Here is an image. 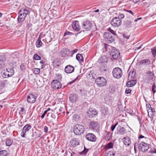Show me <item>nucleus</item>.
<instances>
[{"label": "nucleus", "instance_id": "nucleus-5", "mask_svg": "<svg viewBox=\"0 0 156 156\" xmlns=\"http://www.w3.org/2000/svg\"><path fill=\"white\" fill-rule=\"evenodd\" d=\"M104 37L105 41L108 43H111L114 42L115 40L114 36L109 32H105L104 34Z\"/></svg>", "mask_w": 156, "mask_h": 156}, {"label": "nucleus", "instance_id": "nucleus-15", "mask_svg": "<svg viewBox=\"0 0 156 156\" xmlns=\"http://www.w3.org/2000/svg\"><path fill=\"white\" fill-rule=\"evenodd\" d=\"M70 51L66 48L63 49L60 52V54L62 57H67L69 54Z\"/></svg>", "mask_w": 156, "mask_h": 156}, {"label": "nucleus", "instance_id": "nucleus-44", "mask_svg": "<svg viewBox=\"0 0 156 156\" xmlns=\"http://www.w3.org/2000/svg\"><path fill=\"white\" fill-rule=\"evenodd\" d=\"M151 52L152 53V55L154 57H155L156 54V48L155 47H154L153 48L151 49Z\"/></svg>", "mask_w": 156, "mask_h": 156}, {"label": "nucleus", "instance_id": "nucleus-4", "mask_svg": "<svg viewBox=\"0 0 156 156\" xmlns=\"http://www.w3.org/2000/svg\"><path fill=\"white\" fill-rule=\"evenodd\" d=\"M112 74L114 78L119 79L121 78L122 76V70L119 68H115L112 71Z\"/></svg>", "mask_w": 156, "mask_h": 156}, {"label": "nucleus", "instance_id": "nucleus-50", "mask_svg": "<svg viewBox=\"0 0 156 156\" xmlns=\"http://www.w3.org/2000/svg\"><path fill=\"white\" fill-rule=\"evenodd\" d=\"M139 138H144L145 140H146V142L150 140V139L149 138H147L146 137H145L144 136H143L142 135H140L139 137Z\"/></svg>", "mask_w": 156, "mask_h": 156}, {"label": "nucleus", "instance_id": "nucleus-47", "mask_svg": "<svg viewBox=\"0 0 156 156\" xmlns=\"http://www.w3.org/2000/svg\"><path fill=\"white\" fill-rule=\"evenodd\" d=\"M113 144L112 142L109 143L106 145V147L108 148H111L113 147Z\"/></svg>", "mask_w": 156, "mask_h": 156}, {"label": "nucleus", "instance_id": "nucleus-63", "mask_svg": "<svg viewBox=\"0 0 156 156\" xmlns=\"http://www.w3.org/2000/svg\"><path fill=\"white\" fill-rule=\"evenodd\" d=\"M88 151V150L84 147V150L83 151L82 153L83 154H86Z\"/></svg>", "mask_w": 156, "mask_h": 156}, {"label": "nucleus", "instance_id": "nucleus-6", "mask_svg": "<svg viewBox=\"0 0 156 156\" xmlns=\"http://www.w3.org/2000/svg\"><path fill=\"white\" fill-rule=\"evenodd\" d=\"M120 54V53L118 50L113 48L112 49L110 54L111 57V59L113 60L116 59L119 57Z\"/></svg>", "mask_w": 156, "mask_h": 156}, {"label": "nucleus", "instance_id": "nucleus-22", "mask_svg": "<svg viewBox=\"0 0 156 156\" xmlns=\"http://www.w3.org/2000/svg\"><path fill=\"white\" fill-rule=\"evenodd\" d=\"M136 83V80H131L127 82L126 84V85L128 87H132L135 85Z\"/></svg>", "mask_w": 156, "mask_h": 156}, {"label": "nucleus", "instance_id": "nucleus-42", "mask_svg": "<svg viewBox=\"0 0 156 156\" xmlns=\"http://www.w3.org/2000/svg\"><path fill=\"white\" fill-rule=\"evenodd\" d=\"M12 141L10 139H8L6 141V144L7 146H10L12 144Z\"/></svg>", "mask_w": 156, "mask_h": 156}, {"label": "nucleus", "instance_id": "nucleus-23", "mask_svg": "<svg viewBox=\"0 0 156 156\" xmlns=\"http://www.w3.org/2000/svg\"><path fill=\"white\" fill-rule=\"evenodd\" d=\"M147 79L149 81L152 80L154 77V74L153 71L151 72L150 71H148L147 72Z\"/></svg>", "mask_w": 156, "mask_h": 156}, {"label": "nucleus", "instance_id": "nucleus-24", "mask_svg": "<svg viewBox=\"0 0 156 156\" xmlns=\"http://www.w3.org/2000/svg\"><path fill=\"white\" fill-rule=\"evenodd\" d=\"M108 62V60L106 57L105 56H103L101 57L98 61V62L99 63H106Z\"/></svg>", "mask_w": 156, "mask_h": 156}, {"label": "nucleus", "instance_id": "nucleus-56", "mask_svg": "<svg viewBox=\"0 0 156 156\" xmlns=\"http://www.w3.org/2000/svg\"><path fill=\"white\" fill-rule=\"evenodd\" d=\"M156 88V86L155 85V84H153L152 86L151 89L152 91L154 93L156 92V91L155 90V89Z\"/></svg>", "mask_w": 156, "mask_h": 156}, {"label": "nucleus", "instance_id": "nucleus-26", "mask_svg": "<svg viewBox=\"0 0 156 156\" xmlns=\"http://www.w3.org/2000/svg\"><path fill=\"white\" fill-rule=\"evenodd\" d=\"M101 111L102 114L104 115H106L108 112V108L104 105L103 106L101 107Z\"/></svg>", "mask_w": 156, "mask_h": 156}, {"label": "nucleus", "instance_id": "nucleus-9", "mask_svg": "<svg viewBox=\"0 0 156 156\" xmlns=\"http://www.w3.org/2000/svg\"><path fill=\"white\" fill-rule=\"evenodd\" d=\"M92 26V23L88 20L83 21L82 24V27L85 29L86 31L90 30Z\"/></svg>", "mask_w": 156, "mask_h": 156}, {"label": "nucleus", "instance_id": "nucleus-20", "mask_svg": "<svg viewBox=\"0 0 156 156\" xmlns=\"http://www.w3.org/2000/svg\"><path fill=\"white\" fill-rule=\"evenodd\" d=\"M78 97L74 94H71L69 97L70 101L72 103L76 102L78 99Z\"/></svg>", "mask_w": 156, "mask_h": 156}, {"label": "nucleus", "instance_id": "nucleus-43", "mask_svg": "<svg viewBox=\"0 0 156 156\" xmlns=\"http://www.w3.org/2000/svg\"><path fill=\"white\" fill-rule=\"evenodd\" d=\"M115 152L113 151H110L106 153V156H115Z\"/></svg>", "mask_w": 156, "mask_h": 156}, {"label": "nucleus", "instance_id": "nucleus-31", "mask_svg": "<svg viewBox=\"0 0 156 156\" xmlns=\"http://www.w3.org/2000/svg\"><path fill=\"white\" fill-rule=\"evenodd\" d=\"M2 76L5 78H6L9 77V74L8 73V72L6 71V70H4L2 72Z\"/></svg>", "mask_w": 156, "mask_h": 156}, {"label": "nucleus", "instance_id": "nucleus-1", "mask_svg": "<svg viewBox=\"0 0 156 156\" xmlns=\"http://www.w3.org/2000/svg\"><path fill=\"white\" fill-rule=\"evenodd\" d=\"M85 129L83 126L80 124H76L73 127V132L77 135H80L84 131Z\"/></svg>", "mask_w": 156, "mask_h": 156}, {"label": "nucleus", "instance_id": "nucleus-29", "mask_svg": "<svg viewBox=\"0 0 156 156\" xmlns=\"http://www.w3.org/2000/svg\"><path fill=\"white\" fill-rule=\"evenodd\" d=\"M25 18L26 17L24 16H22V14L19 15L17 18L18 23H22L25 20Z\"/></svg>", "mask_w": 156, "mask_h": 156}, {"label": "nucleus", "instance_id": "nucleus-57", "mask_svg": "<svg viewBox=\"0 0 156 156\" xmlns=\"http://www.w3.org/2000/svg\"><path fill=\"white\" fill-rule=\"evenodd\" d=\"M118 125V122H116L114 125H112L111 126V129L112 131H113L116 126Z\"/></svg>", "mask_w": 156, "mask_h": 156}, {"label": "nucleus", "instance_id": "nucleus-13", "mask_svg": "<svg viewBox=\"0 0 156 156\" xmlns=\"http://www.w3.org/2000/svg\"><path fill=\"white\" fill-rule=\"evenodd\" d=\"M85 138L87 140L91 141H95L96 140L95 136L91 133L87 134L85 136Z\"/></svg>", "mask_w": 156, "mask_h": 156}, {"label": "nucleus", "instance_id": "nucleus-28", "mask_svg": "<svg viewBox=\"0 0 156 156\" xmlns=\"http://www.w3.org/2000/svg\"><path fill=\"white\" fill-rule=\"evenodd\" d=\"M13 68V67H12V68L6 69V71L8 72V73L9 74L10 77L12 76L14 73V71Z\"/></svg>", "mask_w": 156, "mask_h": 156}, {"label": "nucleus", "instance_id": "nucleus-2", "mask_svg": "<svg viewBox=\"0 0 156 156\" xmlns=\"http://www.w3.org/2000/svg\"><path fill=\"white\" fill-rule=\"evenodd\" d=\"M150 147V145L147 142L142 141L139 144L138 148L140 151L145 152L148 150Z\"/></svg>", "mask_w": 156, "mask_h": 156}, {"label": "nucleus", "instance_id": "nucleus-32", "mask_svg": "<svg viewBox=\"0 0 156 156\" xmlns=\"http://www.w3.org/2000/svg\"><path fill=\"white\" fill-rule=\"evenodd\" d=\"M76 59L79 61L83 62V59L82 55L79 53L77 54L76 56Z\"/></svg>", "mask_w": 156, "mask_h": 156}, {"label": "nucleus", "instance_id": "nucleus-17", "mask_svg": "<svg viewBox=\"0 0 156 156\" xmlns=\"http://www.w3.org/2000/svg\"><path fill=\"white\" fill-rule=\"evenodd\" d=\"M74 67L69 65L66 66L65 68V72L67 73H71L74 71Z\"/></svg>", "mask_w": 156, "mask_h": 156}, {"label": "nucleus", "instance_id": "nucleus-14", "mask_svg": "<svg viewBox=\"0 0 156 156\" xmlns=\"http://www.w3.org/2000/svg\"><path fill=\"white\" fill-rule=\"evenodd\" d=\"M79 144V141L77 139H72L70 141L69 145L71 147H76Z\"/></svg>", "mask_w": 156, "mask_h": 156}, {"label": "nucleus", "instance_id": "nucleus-39", "mask_svg": "<svg viewBox=\"0 0 156 156\" xmlns=\"http://www.w3.org/2000/svg\"><path fill=\"white\" fill-rule=\"evenodd\" d=\"M26 22H27L26 27L28 28H31L32 27V22L30 19L27 20Z\"/></svg>", "mask_w": 156, "mask_h": 156}, {"label": "nucleus", "instance_id": "nucleus-27", "mask_svg": "<svg viewBox=\"0 0 156 156\" xmlns=\"http://www.w3.org/2000/svg\"><path fill=\"white\" fill-rule=\"evenodd\" d=\"M132 23L131 21L128 20H126L123 23V25L127 28H129L132 26Z\"/></svg>", "mask_w": 156, "mask_h": 156}, {"label": "nucleus", "instance_id": "nucleus-54", "mask_svg": "<svg viewBox=\"0 0 156 156\" xmlns=\"http://www.w3.org/2000/svg\"><path fill=\"white\" fill-rule=\"evenodd\" d=\"M18 13L19 15H21V14H22V16H24L25 15L23 11V10H22V9L21 8L20 11H19Z\"/></svg>", "mask_w": 156, "mask_h": 156}, {"label": "nucleus", "instance_id": "nucleus-61", "mask_svg": "<svg viewBox=\"0 0 156 156\" xmlns=\"http://www.w3.org/2000/svg\"><path fill=\"white\" fill-rule=\"evenodd\" d=\"M54 116V114H53L51 112H48L47 115V116L48 117H53Z\"/></svg>", "mask_w": 156, "mask_h": 156}, {"label": "nucleus", "instance_id": "nucleus-62", "mask_svg": "<svg viewBox=\"0 0 156 156\" xmlns=\"http://www.w3.org/2000/svg\"><path fill=\"white\" fill-rule=\"evenodd\" d=\"M72 34H73V33L69 32V31H66L64 34V35H71Z\"/></svg>", "mask_w": 156, "mask_h": 156}, {"label": "nucleus", "instance_id": "nucleus-3", "mask_svg": "<svg viewBox=\"0 0 156 156\" xmlns=\"http://www.w3.org/2000/svg\"><path fill=\"white\" fill-rule=\"evenodd\" d=\"M95 83L98 87H102L106 85L107 82L104 77H99L96 79Z\"/></svg>", "mask_w": 156, "mask_h": 156}, {"label": "nucleus", "instance_id": "nucleus-8", "mask_svg": "<svg viewBox=\"0 0 156 156\" xmlns=\"http://www.w3.org/2000/svg\"><path fill=\"white\" fill-rule=\"evenodd\" d=\"M89 128L92 130L98 132L99 130L98 124L96 122H90L89 125Z\"/></svg>", "mask_w": 156, "mask_h": 156}, {"label": "nucleus", "instance_id": "nucleus-21", "mask_svg": "<svg viewBox=\"0 0 156 156\" xmlns=\"http://www.w3.org/2000/svg\"><path fill=\"white\" fill-rule=\"evenodd\" d=\"M98 113V112L96 111L93 110L92 111H89L87 112V116L89 117H90V116H91L92 117H93V116H97Z\"/></svg>", "mask_w": 156, "mask_h": 156}, {"label": "nucleus", "instance_id": "nucleus-33", "mask_svg": "<svg viewBox=\"0 0 156 156\" xmlns=\"http://www.w3.org/2000/svg\"><path fill=\"white\" fill-rule=\"evenodd\" d=\"M42 42L41 40V35L38 37L36 43V45L37 47L39 48L42 45Z\"/></svg>", "mask_w": 156, "mask_h": 156}, {"label": "nucleus", "instance_id": "nucleus-49", "mask_svg": "<svg viewBox=\"0 0 156 156\" xmlns=\"http://www.w3.org/2000/svg\"><path fill=\"white\" fill-rule=\"evenodd\" d=\"M108 30L112 34L114 35H116L115 31L112 30L111 28H108Z\"/></svg>", "mask_w": 156, "mask_h": 156}, {"label": "nucleus", "instance_id": "nucleus-52", "mask_svg": "<svg viewBox=\"0 0 156 156\" xmlns=\"http://www.w3.org/2000/svg\"><path fill=\"white\" fill-rule=\"evenodd\" d=\"M106 139L107 140H109L111 139V134L110 133H108L107 134L106 136Z\"/></svg>", "mask_w": 156, "mask_h": 156}, {"label": "nucleus", "instance_id": "nucleus-18", "mask_svg": "<svg viewBox=\"0 0 156 156\" xmlns=\"http://www.w3.org/2000/svg\"><path fill=\"white\" fill-rule=\"evenodd\" d=\"M125 129L121 126H119L117 128V133L120 135H123L126 133Z\"/></svg>", "mask_w": 156, "mask_h": 156}, {"label": "nucleus", "instance_id": "nucleus-37", "mask_svg": "<svg viewBox=\"0 0 156 156\" xmlns=\"http://www.w3.org/2000/svg\"><path fill=\"white\" fill-rule=\"evenodd\" d=\"M135 75V72L134 71L131 70L128 74V78H133Z\"/></svg>", "mask_w": 156, "mask_h": 156}, {"label": "nucleus", "instance_id": "nucleus-55", "mask_svg": "<svg viewBox=\"0 0 156 156\" xmlns=\"http://www.w3.org/2000/svg\"><path fill=\"white\" fill-rule=\"evenodd\" d=\"M149 153H156V149L154 148H152L150 151H149Z\"/></svg>", "mask_w": 156, "mask_h": 156}, {"label": "nucleus", "instance_id": "nucleus-60", "mask_svg": "<svg viewBox=\"0 0 156 156\" xmlns=\"http://www.w3.org/2000/svg\"><path fill=\"white\" fill-rule=\"evenodd\" d=\"M78 51L77 49H75L74 50H73L71 51V55L72 56L73 55L74 53H76Z\"/></svg>", "mask_w": 156, "mask_h": 156}, {"label": "nucleus", "instance_id": "nucleus-40", "mask_svg": "<svg viewBox=\"0 0 156 156\" xmlns=\"http://www.w3.org/2000/svg\"><path fill=\"white\" fill-rule=\"evenodd\" d=\"M20 110L19 112V114L20 115H23L25 114L26 110L24 107H21Z\"/></svg>", "mask_w": 156, "mask_h": 156}, {"label": "nucleus", "instance_id": "nucleus-45", "mask_svg": "<svg viewBox=\"0 0 156 156\" xmlns=\"http://www.w3.org/2000/svg\"><path fill=\"white\" fill-rule=\"evenodd\" d=\"M33 59L35 60H40L41 58L37 54H35L33 56Z\"/></svg>", "mask_w": 156, "mask_h": 156}, {"label": "nucleus", "instance_id": "nucleus-10", "mask_svg": "<svg viewBox=\"0 0 156 156\" xmlns=\"http://www.w3.org/2000/svg\"><path fill=\"white\" fill-rule=\"evenodd\" d=\"M51 85L52 88L54 89H58L61 88L62 84L57 80H53L51 83Z\"/></svg>", "mask_w": 156, "mask_h": 156}, {"label": "nucleus", "instance_id": "nucleus-7", "mask_svg": "<svg viewBox=\"0 0 156 156\" xmlns=\"http://www.w3.org/2000/svg\"><path fill=\"white\" fill-rule=\"evenodd\" d=\"M122 20L119 19L117 17L113 18L111 21V24L115 27H119L122 24Z\"/></svg>", "mask_w": 156, "mask_h": 156}, {"label": "nucleus", "instance_id": "nucleus-59", "mask_svg": "<svg viewBox=\"0 0 156 156\" xmlns=\"http://www.w3.org/2000/svg\"><path fill=\"white\" fill-rule=\"evenodd\" d=\"M131 91V90L129 88H126L125 90V93L126 94H129Z\"/></svg>", "mask_w": 156, "mask_h": 156}, {"label": "nucleus", "instance_id": "nucleus-35", "mask_svg": "<svg viewBox=\"0 0 156 156\" xmlns=\"http://www.w3.org/2000/svg\"><path fill=\"white\" fill-rule=\"evenodd\" d=\"M6 60L5 58V56L3 55H2L0 56V68L2 67L3 62L5 61Z\"/></svg>", "mask_w": 156, "mask_h": 156}, {"label": "nucleus", "instance_id": "nucleus-38", "mask_svg": "<svg viewBox=\"0 0 156 156\" xmlns=\"http://www.w3.org/2000/svg\"><path fill=\"white\" fill-rule=\"evenodd\" d=\"M34 133H35L36 134V137L37 138H38L41 137V136L42 135V133L41 132L39 131H37V132H35V133H34L33 134L32 136L34 137V136H35V135L34 134Z\"/></svg>", "mask_w": 156, "mask_h": 156}, {"label": "nucleus", "instance_id": "nucleus-19", "mask_svg": "<svg viewBox=\"0 0 156 156\" xmlns=\"http://www.w3.org/2000/svg\"><path fill=\"white\" fill-rule=\"evenodd\" d=\"M122 141L124 144L127 146H129L131 143L130 139L128 136L123 138L122 139Z\"/></svg>", "mask_w": 156, "mask_h": 156}, {"label": "nucleus", "instance_id": "nucleus-53", "mask_svg": "<svg viewBox=\"0 0 156 156\" xmlns=\"http://www.w3.org/2000/svg\"><path fill=\"white\" fill-rule=\"evenodd\" d=\"M26 133V132H25V131L22 129V131L21 133V136L23 137H25Z\"/></svg>", "mask_w": 156, "mask_h": 156}, {"label": "nucleus", "instance_id": "nucleus-30", "mask_svg": "<svg viewBox=\"0 0 156 156\" xmlns=\"http://www.w3.org/2000/svg\"><path fill=\"white\" fill-rule=\"evenodd\" d=\"M32 127L29 124H27L25 125L23 128V130L25 132H28L31 129Z\"/></svg>", "mask_w": 156, "mask_h": 156}, {"label": "nucleus", "instance_id": "nucleus-64", "mask_svg": "<svg viewBox=\"0 0 156 156\" xmlns=\"http://www.w3.org/2000/svg\"><path fill=\"white\" fill-rule=\"evenodd\" d=\"M138 120L140 125H141L142 123L143 122V120H142V118H138Z\"/></svg>", "mask_w": 156, "mask_h": 156}, {"label": "nucleus", "instance_id": "nucleus-46", "mask_svg": "<svg viewBox=\"0 0 156 156\" xmlns=\"http://www.w3.org/2000/svg\"><path fill=\"white\" fill-rule=\"evenodd\" d=\"M33 70L34 73L36 74H38L40 72V69L38 68H35Z\"/></svg>", "mask_w": 156, "mask_h": 156}, {"label": "nucleus", "instance_id": "nucleus-48", "mask_svg": "<svg viewBox=\"0 0 156 156\" xmlns=\"http://www.w3.org/2000/svg\"><path fill=\"white\" fill-rule=\"evenodd\" d=\"M101 69L102 71H105L107 70V66L105 64H104L101 67Z\"/></svg>", "mask_w": 156, "mask_h": 156}, {"label": "nucleus", "instance_id": "nucleus-16", "mask_svg": "<svg viewBox=\"0 0 156 156\" xmlns=\"http://www.w3.org/2000/svg\"><path fill=\"white\" fill-rule=\"evenodd\" d=\"M36 97L32 94H30L27 97V101L30 103H34L36 101Z\"/></svg>", "mask_w": 156, "mask_h": 156}, {"label": "nucleus", "instance_id": "nucleus-25", "mask_svg": "<svg viewBox=\"0 0 156 156\" xmlns=\"http://www.w3.org/2000/svg\"><path fill=\"white\" fill-rule=\"evenodd\" d=\"M95 74L94 73L93 71H91L88 73L87 76V77L89 79L92 80L93 79H95Z\"/></svg>", "mask_w": 156, "mask_h": 156}, {"label": "nucleus", "instance_id": "nucleus-41", "mask_svg": "<svg viewBox=\"0 0 156 156\" xmlns=\"http://www.w3.org/2000/svg\"><path fill=\"white\" fill-rule=\"evenodd\" d=\"M7 154V151L6 150H0V156H5Z\"/></svg>", "mask_w": 156, "mask_h": 156}, {"label": "nucleus", "instance_id": "nucleus-34", "mask_svg": "<svg viewBox=\"0 0 156 156\" xmlns=\"http://www.w3.org/2000/svg\"><path fill=\"white\" fill-rule=\"evenodd\" d=\"M80 93L81 95H83L85 97L87 96V91L85 90L84 89H80L79 90Z\"/></svg>", "mask_w": 156, "mask_h": 156}, {"label": "nucleus", "instance_id": "nucleus-36", "mask_svg": "<svg viewBox=\"0 0 156 156\" xmlns=\"http://www.w3.org/2000/svg\"><path fill=\"white\" fill-rule=\"evenodd\" d=\"M22 9L25 14L24 16L26 17L27 15L30 13V11L29 10V8L28 7H23Z\"/></svg>", "mask_w": 156, "mask_h": 156}, {"label": "nucleus", "instance_id": "nucleus-58", "mask_svg": "<svg viewBox=\"0 0 156 156\" xmlns=\"http://www.w3.org/2000/svg\"><path fill=\"white\" fill-rule=\"evenodd\" d=\"M2 83L0 82V94L3 92L2 90L3 88V85Z\"/></svg>", "mask_w": 156, "mask_h": 156}, {"label": "nucleus", "instance_id": "nucleus-51", "mask_svg": "<svg viewBox=\"0 0 156 156\" xmlns=\"http://www.w3.org/2000/svg\"><path fill=\"white\" fill-rule=\"evenodd\" d=\"M125 15L123 14H119L118 17H117L119 19H123L124 18Z\"/></svg>", "mask_w": 156, "mask_h": 156}, {"label": "nucleus", "instance_id": "nucleus-11", "mask_svg": "<svg viewBox=\"0 0 156 156\" xmlns=\"http://www.w3.org/2000/svg\"><path fill=\"white\" fill-rule=\"evenodd\" d=\"M151 63L149 59H144L138 62V65L142 67H147Z\"/></svg>", "mask_w": 156, "mask_h": 156}, {"label": "nucleus", "instance_id": "nucleus-12", "mask_svg": "<svg viewBox=\"0 0 156 156\" xmlns=\"http://www.w3.org/2000/svg\"><path fill=\"white\" fill-rule=\"evenodd\" d=\"M72 25V28L74 30L76 31H78L80 30L81 27L78 21L76 20L73 21Z\"/></svg>", "mask_w": 156, "mask_h": 156}]
</instances>
